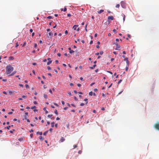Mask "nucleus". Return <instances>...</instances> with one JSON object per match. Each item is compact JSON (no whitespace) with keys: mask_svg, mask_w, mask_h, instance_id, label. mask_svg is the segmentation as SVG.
Masks as SVG:
<instances>
[{"mask_svg":"<svg viewBox=\"0 0 159 159\" xmlns=\"http://www.w3.org/2000/svg\"><path fill=\"white\" fill-rule=\"evenodd\" d=\"M48 34L49 36L52 37L53 35V33L52 32H49Z\"/></svg>","mask_w":159,"mask_h":159,"instance_id":"nucleus-12","label":"nucleus"},{"mask_svg":"<svg viewBox=\"0 0 159 159\" xmlns=\"http://www.w3.org/2000/svg\"><path fill=\"white\" fill-rule=\"evenodd\" d=\"M65 33L66 34H67L68 33V32L67 30H66L65 31Z\"/></svg>","mask_w":159,"mask_h":159,"instance_id":"nucleus-51","label":"nucleus"},{"mask_svg":"<svg viewBox=\"0 0 159 159\" xmlns=\"http://www.w3.org/2000/svg\"><path fill=\"white\" fill-rule=\"evenodd\" d=\"M36 108V107L35 106H34L32 107H31V109H34L35 108Z\"/></svg>","mask_w":159,"mask_h":159,"instance_id":"nucleus-27","label":"nucleus"},{"mask_svg":"<svg viewBox=\"0 0 159 159\" xmlns=\"http://www.w3.org/2000/svg\"><path fill=\"white\" fill-rule=\"evenodd\" d=\"M128 67H129V66H126V68H125V70L126 71H128Z\"/></svg>","mask_w":159,"mask_h":159,"instance_id":"nucleus-31","label":"nucleus"},{"mask_svg":"<svg viewBox=\"0 0 159 159\" xmlns=\"http://www.w3.org/2000/svg\"><path fill=\"white\" fill-rule=\"evenodd\" d=\"M7 92L10 95H11L12 93H13V92L11 90H8Z\"/></svg>","mask_w":159,"mask_h":159,"instance_id":"nucleus-9","label":"nucleus"},{"mask_svg":"<svg viewBox=\"0 0 159 159\" xmlns=\"http://www.w3.org/2000/svg\"><path fill=\"white\" fill-rule=\"evenodd\" d=\"M25 86L26 88H29V85L27 84L25 85Z\"/></svg>","mask_w":159,"mask_h":159,"instance_id":"nucleus-35","label":"nucleus"},{"mask_svg":"<svg viewBox=\"0 0 159 159\" xmlns=\"http://www.w3.org/2000/svg\"><path fill=\"white\" fill-rule=\"evenodd\" d=\"M52 115H48V117L49 118H51L52 116Z\"/></svg>","mask_w":159,"mask_h":159,"instance_id":"nucleus-32","label":"nucleus"},{"mask_svg":"<svg viewBox=\"0 0 159 159\" xmlns=\"http://www.w3.org/2000/svg\"><path fill=\"white\" fill-rule=\"evenodd\" d=\"M107 72L109 73H110V74H111L112 75L113 74L112 73V72L111 71H107Z\"/></svg>","mask_w":159,"mask_h":159,"instance_id":"nucleus-47","label":"nucleus"},{"mask_svg":"<svg viewBox=\"0 0 159 159\" xmlns=\"http://www.w3.org/2000/svg\"><path fill=\"white\" fill-rule=\"evenodd\" d=\"M33 131H34V130L32 129H31L30 130V132H33Z\"/></svg>","mask_w":159,"mask_h":159,"instance_id":"nucleus-54","label":"nucleus"},{"mask_svg":"<svg viewBox=\"0 0 159 159\" xmlns=\"http://www.w3.org/2000/svg\"><path fill=\"white\" fill-rule=\"evenodd\" d=\"M126 64H127V66H129V61L128 60V61H126Z\"/></svg>","mask_w":159,"mask_h":159,"instance_id":"nucleus-18","label":"nucleus"},{"mask_svg":"<svg viewBox=\"0 0 159 159\" xmlns=\"http://www.w3.org/2000/svg\"><path fill=\"white\" fill-rule=\"evenodd\" d=\"M87 25H88V24H87L85 25V31H86V32H87V31H88V30H87Z\"/></svg>","mask_w":159,"mask_h":159,"instance_id":"nucleus-25","label":"nucleus"},{"mask_svg":"<svg viewBox=\"0 0 159 159\" xmlns=\"http://www.w3.org/2000/svg\"><path fill=\"white\" fill-rule=\"evenodd\" d=\"M30 32L32 33V32L33 30L32 29H30Z\"/></svg>","mask_w":159,"mask_h":159,"instance_id":"nucleus-56","label":"nucleus"},{"mask_svg":"<svg viewBox=\"0 0 159 159\" xmlns=\"http://www.w3.org/2000/svg\"><path fill=\"white\" fill-rule=\"evenodd\" d=\"M95 84V83L93 82V83H91L90 84V86H92L94 84Z\"/></svg>","mask_w":159,"mask_h":159,"instance_id":"nucleus-61","label":"nucleus"},{"mask_svg":"<svg viewBox=\"0 0 159 159\" xmlns=\"http://www.w3.org/2000/svg\"><path fill=\"white\" fill-rule=\"evenodd\" d=\"M54 122H52L51 123V127H53L54 126Z\"/></svg>","mask_w":159,"mask_h":159,"instance_id":"nucleus-16","label":"nucleus"},{"mask_svg":"<svg viewBox=\"0 0 159 159\" xmlns=\"http://www.w3.org/2000/svg\"><path fill=\"white\" fill-rule=\"evenodd\" d=\"M113 32H114L115 33H116V29H113Z\"/></svg>","mask_w":159,"mask_h":159,"instance_id":"nucleus-40","label":"nucleus"},{"mask_svg":"<svg viewBox=\"0 0 159 159\" xmlns=\"http://www.w3.org/2000/svg\"><path fill=\"white\" fill-rule=\"evenodd\" d=\"M89 95L91 96H92V95L94 96H96V94L95 93H93L92 92H90L89 93Z\"/></svg>","mask_w":159,"mask_h":159,"instance_id":"nucleus-5","label":"nucleus"},{"mask_svg":"<svg viewBox=\"0 0 159 159\" xmlns=\"http://www.w3.org/2000/svg\"><path fill=\"white\" fill-rule=\"evenodd\" d=\"M48 131H47L45 132L43 134V135H46L47 134V133L48 132Z\"/></svg>","mask_w":159,"mask_h":159,"instance_id":"nucleus-20","label":"nucleus"},{"mask_svg":"<svg viewBox=\"0 0 159 159\" xmlns=\"http://www.w3.org/2000/svg\"><path fill=\"white\" fill-rule=\"evenodd\" d=\"M123 21H124L125 20V16L124 14L123 15Z\"/></svg>","mask_w":159,"mask_h":159,"instance_id":"nucleus-26","label":"nucleus"},{"mask_svg":"<svg viewBox=\"0 0 159 159\" xmlns=\"http://www.w3.org/2000/svg\"><path fill=\"white\" fill-rule=\"evenodd\" d=\"M47 18H48V19H49L52 18V17L51 16H48L47 17Z\"/></svg>","mask_w":159,"mask_h":159,"instance_id":"nucleus-37","label":"nucleus"},{"mask_svg":"<svg viewBox=\"0 0 159 159\" xmlns=\"http://www.w3.org/2000/svg\"><path fill=\"white\" fill-rule=\"evenodd\" d=\"M154 127L157 130L159 131V122H157L154 125Z\"/></svg>","mask_w":159,"mask_h":159,"instance_id":"nucleus-2","label":"nucleus"},{"mask_svg":"<svg viewBox=\"0 0 159 159\" xmlns=\"http://www.w3.org/2000/svg\"><path fill=\"white\" fill-rule=\"evenodd\" d=\"M47 68L48 70H50L51 69V68L49 66H48Z\"/></svg>","mask_w":159,"mask_h":159,"instance_id":"nucleus-45","label":"nucleus"},{"mask_svg":"<svg viewBox=\"0 0 159 159\" xmlns=\"http://www.w3.org/2000/svg\"><path fill=\"white\" fill-rule=\"evenodd\" d=\"M65 139L63 137H61V139L60 140V141L61 142H64L65 140Z\"/></svg>","mask_w":159,"mask_h":159,"instance_id":"nucleus-8","label":"nucleus"},{"mask_svg":"<svg viewBox=\"0 0 159 159\" xmlns=\"http://www.w3.org/2000/svg\"><path fill=\"white\" fill-rule=\"evenodd\" d=\"M122 80H119V81L118 82V84H119L122 81Z\"/></svg>","mask_w":159,"mask_h":159,"instance_id":"nucleus-41","label":"nucleus"},{"mask_svg":"<svg viewBox=\"0 0 159 159\" xmlns=\"http://www.w3.org/2000/svg\"><path fill=\"white\" fill-rule=\"evenodd\" d=\"M67 109V107H66L64 108V109L65 110H66Z\"/></svg>","mask_w":159,"mask_h":159,"instance_id":"nucleus-63","label":"nucleus"},{"mask_svg":"<svg viewBox=\"0 0 159 159\" xmlns=\"http://www.w3.org/2000/svg\"><path fill=\"white\" fill-rule=\"evenodd\" d=\"M11 126H7L5 128H7V129H9L10 128Z\"/></svg>","mask_w":159,"mask_h":159,"instance_id":"nucleus-33","label":"nucleus"},{"mask_svg":"<svg viewBox=\"0 0 159 159\" xmlns=\"http://www.w3.org/2000/svg\"><path fill=\"white\" fill-rule=\"evenodd\" d=\"M52 62V61H48V62L47 64V65H49L50 64H51Z\"/></svg>","mask_w":159,"mask_h":159,"instance_id":"nucleus-15","label":"nucleus"},{"mask_svg":"<svg viewBox=\"0 0 159 159\" xmlns=\"http://www.w3.org/2000/svg\"><path fill=\"white\" fill-rule=\"evenodd\" d=\"M30 137L32 138L33 137V134H30Z\"/></svg>","mask_w":159,"mask_h":159,"instance_id":"nucleus-52","label":"nucleus"},{"mask_svg":"<svg viewBox=\"0 0 159 159\" xmlns=\"http://www.w3.org/2000/svg\"><path fill=\"white\" fill-rule=\"evenodd\" d=\"M74 51L73 50H70V54H72V53H74Z\"/></svg>","mask_w":159,"mask_h":159,"instance_id":"nucleus-23","label":"nucleus"},{"mask_svg":"<svg viewBox=\"0 0 159 159\" xmlns=\"http://www.w3.org/2000/svg\"><path fill=\"white\" fill-rule=\"evenodd\" d=\"M99 53L100 55H102L103 53V52L102 51H101Z\"/></svg>","mask_w":159,"mask_h":159,"instance_id":"nucleus-36","label":"nucleus"},{"mask_svg":"<svg viewBox=\"0 0 159 159\" xmlns=\"http://www.w3.org/2000/svg\"><path fill=\"white\" fill-rule=\"evenodd\" d=\"M127 36H128V37L129 38H130L131 37V35H130V34H128L127 35Z\"/></svg>","mask_w":159,"mask_h":159,"instance_id":"nucleus-57","label":"nucleus"},{"mask_svg":"<svg viewBox=\"0 0 159 159\" xmlns=\"http://www.w3.org/2000/svg\"><path fill=\"white\" fill-rule=\"evenodd\" d=\"M103 11H104V10L102 9V10H100L99 11H98V14H101V13L103 12Z\"/></svg>","mask_w":159,"mask_h":159,"instance_id":"nucleus-10","label":"nucleus"},{"mask_svg":"<svg viewBox=\"0 0 159 159\" xmlns=\"http://www.w3.org/2000/svg\"><path fill=\"white\" fill-rule=\"evenodd\" d=\"M22 98H26V96L25 95H23L22 96Z\"/></svg>","mask_w":159,"mask_h":159,"instance_id":"nucleus-44","label":"nucleus"},{"mask_svg":"<svg viewBox=\"0 0 159 159\" xmlns=\"http://www.w3.org/2000/svg\"><path fill=\"white\" fill-rule=\"evenodd\" d=\"M3 94H7V92L5 91H3Z\"/></svg>","mask_w":159,"mask_h":159,"instance_id":"nucleus-55","label":"nucleus"},{"mask_svg":"<svg viewBox=\"0 0 159 159\" xmlns=\"http://www.w3.org/2000/svg\"><path fill=\"white\" fill-rule=\"evenodd\" d=\"M78 27V25H75L73 27V29H74L75 30H76V28Z\"/></svg>","mask_w":159,"mask_h":159,"instance_id":"nucleus-7","label":"nucleus"},{"mask_svg":"<svg viewBox=\"0 0 159 159\" xmlns=\"http://www.w3.org/2000/svg\"><path fill=\"white\" fill-rule=\"evenodd\" d=\"M70 86H72L73 85V83H70Z\"/></svg>","mask_w":159,"mask_h":159,"instance_id":"nucleus-62","label":"nucleus"},{"mask_svg":"<svg viewBox=\"0 0 159 159\" xmlns=\"http://www.w3.org/2000/svg\"><path fill=\"white\" fill-rule=\"evenodd\" d=\"M81 84H77V86H78V87H80L81 86Z\"/></svg>","mask_w":159,"mask_h":159,"instance_id":"nucleus-53","label":"nucleus"},{"mask_svg":"<svg viewBox=\"0 0 159 159\" xmlns=\"http://www.w3.org/2000/svg\"><path fill=\"white\" fill-rule=\"evenodd\" d=\"M14 59V57L12 56L10 57L9 58V60H13Z\"/></svg>","mask_w":159,"mask_h":159,"instance_id":"nucleus-13","label":"nucleus"},{"mask_svg":"<svg viewBox=\"0 0 159 159\" xmlns=\"http://www.w3.org/2000/svg\"><path fill=\"white\" fill-rule=\"evenodd\" d=\"M61 103L63 105H64L65 104V102L64 101H61Z\"/></svg>","mask_w":159,"mask_h":159,"instance_id":"nucleus-58","label":"nucleus"},{"mask_svg":"<svg viewBox=\"0 0 159 159\" xmlns=\"http://www.w3.org/2000/svg\"><path fill=\"white\" fill-rule=\"evenodd\" d=\"M34 104H37V102H36V101H34Z\"/></svg>","mask_w":159,"mask_h":159,"instance_id":"nucleus-59","label":"nucleus"},{"mask_svg":"<svg viewBox=\"0 0 159 159\" xmlns=\"http://www.w3.org/2000/svg\"><path fill=\"white\" fill-rule=\"evenodd\" d=\"M49 92H50V93L52 94V91L51 90V89H50L49 90Z\"/></svg>","mask_w":159,"mask_h":159,"instance_id":"nucleus-46","label":"nucleus"},{"mask_svg":"<svg viewBox=\"0 0 159 159\" xmlns=\"http://www.w3.org/2000/svg\"><path fill=\"white\" fill-rule=\"evenodd\" d=\"M37 134H40V135H42V133L41 132H38L37 133Z\"/></svg>","mask_w":159,"mask_h":159,"instance_id":"nucleus-21","label":"nucleus"},{"mask_svg":"<svg viewBox=\"0 0 159 159\" xmlns=\"http://www.w3.org/2000/svg\"><path fill=\"white\" fill-rule=\"evenodd\" d=\"M54 113L56 114V115L58 114V112L57 111V110H56L54 111Z\"/></svg>","mask_w":159,"mask_h":159,"instance_id":"nucleus-24","label":"nucleus"},{"mask_svg":"<svg viewBox=\"0 0 159 159\" xmlns=\"http://www.w3.org/2000/svg\"><path fill=\"white\" fill-rule=\"evenodd\" d=\"M96 66V65H93V66L90 67V68L91 69H93L95 67V66Z\"/></svg>","mask_w":159,"mask_h":159,"instance_id":"nucleus-14","label":"nucleus"},{"mask_svg":"<svg viewBox=\"0 0 159 159\" xmlns=\"http://www.w3.org/2000/svg\"><path fill=\"white\" fill-rule=\"evenodd\" d=\"M128 58L127 57H125V59H124V61H128Z\"/></svg>","mask_w":159,"mask_h":159,"instance_id":"nucleus-29","label":"nucleus"},{"mask_svg":"<svg viewBox=\"0 0 159 159\" xmlns=\"http://www.w3.org/2000/svg\"><path fill=\"white\" fill-rule=\"evenodd\" d=\"M47 97H48V96L47 94H44V97L46 99L47 98Z\"/></svg>","mask_w":159,"mask_h":159,"instance_id":"nucleus-19","label":"nucleus"},{"mask_svg":"<svg viewBox=\"0 0 159 159\" xmlns=\"http://www.w3.org/2000/svg\"><path fill=\"white\" fill-rule=\"evenodd\" d=\"M53 104H54L56 106H57V107H58L59 106H58V104H57V103H55V102H54V103H53Z\"/></svg>","mask_w":159,"mask_h":159,"instance_id":"nucleus-30","label":"nucleus"},{"mask_svg":"<svg viewBox=\"0 0 159 159\" xmlns=\"http://www.w3.org/2000/svg\"><path fill=\"white\" fill-rule=\"evenodd\" d=\"M39 139L41 140H43V138L42 136H40L39 137Z\"/></svg>","mask_w":159,"mask_h":159,"instance_id":"nucleus-22","label":"nucleus"},{"mask_svg":"<svg viewBox=\"0 0 159 159\" xmlns=\"http://www.w3.org/2000/svg\"><path fill=\"white\" fill-rule=\"evenodd\" d=\"M116 45V50H119L120 49V46L118 44V43H115Z\"/></svg>","mask_w":159,"mask_h":159,"instance_id":"nucleus-4","label":"nucleus"},{"mask_svg":"<svg viewBox=\"0 0 159 159\" xmlns=\"http://www.w3.org/2000/svg\"><path fill=\"white\" fill-rule=\"evenodd\" d=\"M37 46V44L36 43L34 44V47L35 48H36Z\"/></svg>","mask_w":159,"mask_h":159,"instance_id":"nucleus-64","label":"nucleus"},{"mask_svg":"<svg viewBox=\"0 0 159 159\" xmlns=\"http://www.w3.org/2000/svg\"><path fill=\"white\" fill-rule=\"evenodd\" d=\"M88 100V99L87 98H85L84 99V101H86V104H87V103H88V101H87Z\"/></svg>","mask_w":159,"mask_h":159,"instance_id":"nucleus-34","label":"nucleus"},{"mask_svg":"<svg viewBox=\"0 0 159 159\" xmlns=\"http://www.w3.org/2000/svg\"><path fill=\"white\" fill-rule=\"evenodd\" d=\"M24 118L25 120L27 119V116L26 115H25L24 116Z\"/></svg>","mask_w":159,"mask_h":159,"instance_id":"nucleus-42","label":"nucleus"},{"mask_svg":"<svg viewBox=\"0 0 159 159\" xmlns=\"http://www.w3.org/2000/svg\"><path fill=\"white\" fill-rule=\"evenodd\" d=\"M120 4L121 7L124 8H126V4L125 3L124 1H122L120 2Z\"/></svg>","mask_w":159,"mask_h":159,"instance_id":"nucleus-3","label":"nucleus"},{"mask_svg":"<svg viewBox=\"0 0 159 159\" xmlns=\"http://www.w3.org/2000/svg\"><path fill=\"white\" fill-rule=\"evenodd\" d=\"M68 16L70 17L71 16V15L70 14H68L67 15Z\"/></svg>","mask_w":159,"mask_h":159,"instance_id":"nucleus-49","label":"nucleus"},{"mask_svg":"<svg viewBox=\"0 0 159 159\" xmlns=\"http://www.w3.org/2000/svg\"><path fill=\"white\" fill-rule=\"evenodd\" d=\"M26 42H25L24 43V44H23V46H22V47L24 46H25L26 45Z\"/></svg>","mask_w":159,"mask_h":159,"instance_id":"nucleus-38","label":"nucleus"},{"mask_svg":"<svg viewBox=\"0 0 159 159\" xmlns=\"http://www.w3.org/2000/svg\"><path fill=\"white\" fill-rule=\"evenodd\" d=\"M16 73V71H14L10 75H9V76H11L13 75L14 74H15Z\"/></svg>","mask_w":159,"mask_h":159,"instance_id":"nucleus-11","label":"nucleus"},{"mask_svg":"<svg viewBox=\"0 0 159 159\" xmlns=\"http://www.w3.org/2000/svg\"><path fill=\"white\" fill-rule=\"evenodd\" d=\"M108 20H112L114 19V17L112 16H109L108 17Z\"/></svg>","mask_w":159,"mask_h":159,"instance_id":"nucleus-6","label":"nucleus"},{"mask_svg":"<svg viewBox=\"0 0 159 159\" xmlns=\"http://www.w3.org/2000/svg\"><path fill=\"white\" fill-rule=\"evenodd\" d=\"M46 108H43V110L45 111V113L46 114H47V113H48V111H46Z\"/></svg>","mask_w":159,"mask_h":159,"instance_id":"nucleus-28","label":"nucleus"},{"mask_svg":"<svg viewBox=\"0 0 159 159\" xmlns=\"http://www.w3.org/2000/svg\"><path fill=\"white\" fill-rule=\"evenodd\" d=\"M77 145H74L73 146L74 147V148H76L77 147Z\"/></svg>","mask_w":159,"mask_h":159,"instance_id":"nucleus-39","label":"nucleus"},{"mask_svg":"<svg viewBox=\"0 0 159 159\" xmlns=\"http://www.w3.org/2000/svg\"><path fill=\"white\" fill-rule=\"evenodd\" d=\"M19 46V44H18V43H16V47H17L18 46Z\"/></svg>","mask_w":159,"mask_h":159,"instance_id":"nucleus-48","label":"nucleus"},{"mask_svg":"<svg viewBox=\"0 0 159 159\" xmlns=\"http://www.w3.org/2000/svg\"><path fill=\"white\" fill-rule=\"evenodd\" d=\"M6 69V73L7 74H10L14 70V68L10 65L7 66Z\"/></svg>","mask_w":159,"mask_h":159,"instance_id":"nucleus-1","label":"nucleus"},{"mask_svg":"<svg viewBox=\"0 0 159 159\" xmlns=\"http://www.w3.org/2000/svg\"><path fill=\"white\" fill-rule=\"evenodd\" d=\"M120 5L119 4H117L116 6V8H119L120 7Z\"/></svg>","mask_w":159,"mask_h":159,"instance_id":"nucleus-17","label":"nucleus"},{"mask_svg":"<svg viewBox=\"0 0 159 159\" xmlns=\"http://www.w3.org/2000/svg\"><path fill=\"white\" fill-rule=\"evenodd\" d=\"M57 55L59 56V57H60L61 56V54L60 53H58L57 54Z\"/></svg>","mask_w":159,"mask_h":159,"instance_id":"nucleus-60","label":"nucleus"},{"mask_svg":"<svg viewBox=\"0 0 159 159\" xmlns=\"http://www.w3.org/2000/svg\"><path fill=\"white\" fill-rule=\"evenodd\" d=\"M67 10L66 8V7H65L63 10L64 11H66Z\"/></svg>","mask_w":159,"mask_h":159,"instance_id":"nucleus-43","label":"nucleus"},{"mask_svg":"<svg viewBox=\"0 0 159 159\" xmlns=\"http://www.w3.org/2000/svg\"><path fill=\"white\" fill-rule=\"evenodd\" d=\"M80 105L81 106H83L84 105V103H81L80 104Z\"/></svg>","mask_w":159,"mask_h":159,"instance_id":"nucleus-50","label":"nucleus"}]
</instances>
